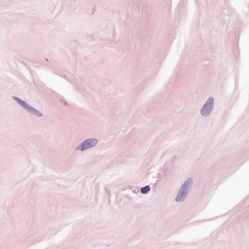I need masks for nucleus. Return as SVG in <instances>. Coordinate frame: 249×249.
<instances>
[{
    "label": "nucleus",
    "instance_id": "obj_5",
    "mask_svg": "<svg viewBox=\"0 0 249 249\" xmlns=\"http://www.w3.org/2000/svg\"><path fill=\"white\" fill-rule=\"evenodd\" d=\"M180 199H181V196H180V195H178L177 197L176 200L177 201H179V200H180Z\"/></svg>",
    "mask_w": 249,
    "mask_h": 249
},
{
    "label": "nucleus",
    "instance_id": "obj_4",
    "mask_svg": "<svg viewBox=\"0 0 249 249\" xmlns=\"http://www.w3.org/2000/svg\"><path fill=\"white\" fill-rule=\"evenodd\" d=\"M141 193L142 194H145L150 191V187L149 186H146L144 187H142L141 189Z\"/></svg>",
    "mask_w": 249,
    "mask_h": 249
},
{
    "label": "nucleus",
    "instance_id": "obj_1",
    "mask_svg": "<svg viewBox=\"0 0 249 249\" xmlns=\"http://www.w3.org/2000/svg\"><path fill=\"white\" fill-rule=\"evenodd\" d=\"M98 141L95 139H88L84 141L80 146L79 149L83 151L95 146L97 143Z\"/></svg>",
    "mask_w": 249,
    "mask_h": 249
},
{
    "label": "nucleus",
    "instance_id": "obj_2",
    "mask_svg": "<svg viewBox=\"0 0 249 249\" xmlns=\"http://www.w3.org/2000/svg\"><path fill=\"white\" fill-rule=\"evenodd\" d=\"M17 100L21 106H22L24 108L28 109L31 112L35 113L39 116L41 115L39 112L37 111L36 109L33 108L32 107L28 106L24 101H22L21 100L18 98H17Z\"/></svg>",
    "mask_w": 249,
    "mask_h": 249
},
{
    "label": "nucleus",
    "instance_id": "obj_3",
    "mask_svg": "<svg viewBox=\"0 0 249 249\" xmlns=\"http://www.w3.org/2000/svg\"><path fill=\"white\" fill-rule=\"evenodd\" d=\"M213 99H209L207 103L205 105L204 107H203L201 113L203 115H205L207 114V106L209 104L210 105H211L213 103Z\"/></svg>",
    "mask_w": 249,
    "mask_h": 249
}]
</instances>
